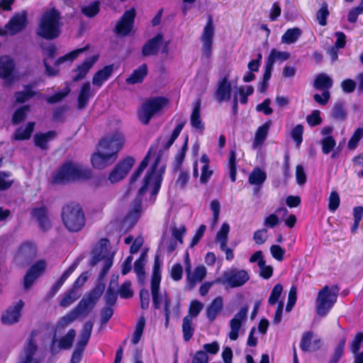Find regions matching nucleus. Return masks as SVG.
<instances>
[{"mask_svg":"<svg viewBox=\"0 0 363 363\" xmlns=\"http://www.w3.org/2000/svg\"><path fill=\"white\" fill-rule=\"evenodd\" d=\"M35 123L29 122L26 127H21L18 128L14 134L15 140H27L30 138L31 133L33 131Z\"/></svg>","mask_w":363,"mask_h":363,"instance_id":"obj_44","label":"nucleus"},{"mask_svg":"<svg viewBox=\"0 0 363 363\" xmlns=\"http://www.w3.org/2000/svg\"><path fill=\"white\" fill-rule=\"evenodd\" d=\"M180 245L173 238H167L165 235L163 236L161 241V247L165 248L168 252H172L177 247Z\"/></svg>","mask_w":363,"mask_h":363,"instance_id":"obj_55","label":"nucleus"},{"mask_svg":"<svg viewBox=\"0 0 363 363\" xmlns=\"http://www.w3.org/2000/svg\"><path fill=\"white\" fill-rule=\"evenodd\" d=\"M80 294L74 289H72L66 293L60 302V305L63 308H67L72 305L79 297Z\"/></svg>","mask_w":363,"mask_h":363,"instance_id":"obj_49","label":"nucleus"},{"mask_svg":"<svg viewBox=\"0 0 363 363\" xmlns=\"http://www.w3.org/2000/svg\"><path fill=\"white\" fill-rule=\"evenodd\" d=\"M147 250H143L141 252L140 258L135 261L134 266V271L138 274V277L141 279L145 274L144 265L146 262Z\"/></svg>","mask_w":363,"mask_h":363,"instance_id":"obj_51","label":"nucleus"},{"mask_svg":"<svg viewBox=\"0 0 363 363\" xmlns=\"http://www.w3.org/2000/svg\"><path fill=\"white\" fill-rule=\"evenodd\" d=\"M283 292V286L280 284H276L272 289L270 296L268 299V303L270 306L279 305L280 301L284 302V298L281 297Z\"/></svg>","mask_w":363,"mask_h":363,"instance_id":"obj_45","label":"nucleus"},{"mask_svg":"<svg viewBox=\"0 0 363 363\" xmlns=\"http://www.w3.org/2000/svg\"><path fill=\"white\" fill-rule=\"evenodd\" d=\"M201 101L199 99L193 105L190 124L193 128L202 132L204 129V123L201 119Z\"/></svg>","mask_w":363,"mask_h":363,"instance_id":"obj_30","label":"nucleus"},{"mask_svg":"<svg viewBox=\"0 0 363 363\" xmlns=\"http://www.w3.org/2000/svg\"><path fill=\"white\" fill-rule=\"evenodd\" d=\"M247 311L248 308L247 307H242L230 320L229 323L230 332L228 333L230 340H236L238 338L242 325L247 319Z\"/></svg>","mask_w":363,"mask_h":363,"instance_id":"obj_17","label":"nucleus"},{"mask_svg":"<svg viewBox=\"0 0 363 363\" xmlns=\"http://www.w3.org/2000/svg\"><path fill=\"white\" fill-rule=\"evenodd\" d=\"M125 143L123 134L119 130L106 135L99 143L101 150H106L116 158L118 152L122 149Z\"/></svg>","mask_w":363,"mask_h":363,"instance_id":"obj_11","label":"nucleus"},{"mask_svg":"<svg viewBox=\"0 0 363 363\" xmlns=\"http://www.w3.org/2000/svg\"><path fill=\"white\" fill-rule=\"evenodd\" d=\"M306 121L311 126H315L320 124L322 122L320 112L318 110L312 111V113L307 116Z\"/></svg>","mask_w":363,"mask_h":363,"instance_id":"obj_63","label":"nucleus"},{"mask_svg":"<svg viewBox=\"0 0 363 363\" xmlns=\"http://www.w3.org/2000/svg\"><path fill=\"white\" fill-rule=\"evenodd\" d=\"M277 213H282L284 216L287 215L288 210L284 207L278 208L275 213L269 214L265 218L264 220V225L271 228L277 226L279 223V219Z\"/></svg>","mask_w":363,"mask_h":363,"instance_id":"obj_41","label":"nucleus"},{"mask_svg":"<svg viewBox=\"0 0 363 363\" xmlns=\"http://www.w3.org/2000/svg\"><path fill=\"white\" fill-rule=\"evenodd\" d=\"M82 11L86 16L93 17L99 11V4L94 2L87 6H84L82 7Z\"/></svg>","mask_w":363,"mask_h":363,"instance_id":"obj_61","label":"nucleus"},{"mask_svg":"<svg viewBox=\"0 0 363 363\" xmlns=\"http://www.w3.org/2000/svg\"><path fill=\"white\" fill-rule=\"evenodd\" d=\"M303 132V127L302 125H296L291 130V135L297 146H299L302 142Z\"/></svg>","mask_w":363,"mask_h":363,"instance_id":"obj_62","label":"nucleus"},{"mask_svg":"<svg viewBox=\"0 0 363 363\" xmlns=\"http://www.w3.org/2000/svg\"><path fill=\"white\" fill-rule=\"evenodd\" d=\"M192 323L193 319L191 316H186L183 319L182 331L186 341H189L193 336L194 328Z\"/></svg>","mask_w":363,"mask_h":363,"instance_id":"obj_50","label":"nucleus"},{"mask_svg":"<svg viewBox=\"0 0 363 363\" xmlns=\"http://www.w3.org/2000/svg\"><path fill=\"white\" fill-rule=\"evenodd\" d=\"M80 317L79 316L77 311H75L74 309L67 313L64 316L61 317L57 325H56V331L57 332H61L65 328L71 325L73 322L77 320Z\"/></svg>","mask_w":363,"mask_h":363,"instance_id":"obj_35","label":"nucleus"},{"mask_svg":"<svg viewBox=\"0 0 363 363\" xmlns=\"http://www.w3.org/2000/svg\"><path fill=\"white\" fill-rule=\"evenodd\" d=\"M272 256L277 261H282L285 254V250L277 245H273L270 247Z\"/></svg>","mask_w":363,"mask_h":363,"instance_id":"obj_64","label":"nucleus"},{"mask_svg":"<svg viewBox=\"0 0 363 363\" xmlns=\"http://www.w3.org/2000/svg\"><path fill=\"white\" fill-rule=\"evenodd\" d=\"M339 288L337 286H325L319 291L315 301L316 313L325 316L337 301Z\"/></svg>","mask_w":363,"mask_h":363,"instance_id":"obj_6","label":"nucleus"},{"mask_svg":"<svg viewBox=\"0 0 363 363\" xmlns=\"http://www.w3.org/2000/svg\"><path fill=\"white\" fill-rule=\"evenodd\" d=\"M97 60L98 55H96L86 58L74 70L75 75L73 76V81L77 82L84 79L93 65L96 62Z\"/></svg>","mask_w":363,"mask_h":363,"instance_id":"obj_27","label":"nucleus"},{"mask_svg":"<svg viewBox=\"0 0 363 363\" xmlns=\"http://www.w3.org/2000/svg\"><path fill=\"white\" fill-rule=\"evenodd\" d=\"M113 71V65L105 66L94 74L92 78V84L97 89L101 88L111 76Z\"/></svg>","mask_w":363,"mask_h":363,"instance_id":"obj_29","label":"nucleus"},{"mask_svg":"<svg viewBox=\"0 0 363 363\" xmlns=\"http://www.w3.org/2000/svg\"><path fill=\"white\" fill-rule=\"evenodd\" d=\"M254 88L250 85L238 87L233 97L234 106H236L238 101L243 104H246L247 102V97L252 94Z\"/></svg>","mask_w":363,"mask_h":363,"instance_id":"obj_32","label":"nucleus"},{"mask_svg":"<svg viewBox=\"0 0 363 363\" xmlns=\"http://www.w3.org/2000/svg\"><path fill=\"white\" fill-rule=\"evenodd\" d=\"M108 245L109 241L107 239H101L93 250L91 264H96L97 263L102 262V273L104 274L109 270L113 263V255L108 249Z\"/></svg>","mask_w":363,"mask_h":363,"instance_id":"obj_10","label":"nucleus"},{"mask_svg":"<svg viewBox=\"0 0 363 363\" xmlns=\"http://www.w3.org/2000/svg\"><path fill=\"white\" fill-rule=\"evenodd\" d=\"M145 325V319L143 317H140L136 323L135 331L131 339L133 344H137L140 341L143 333Z\"/></svg>","mask_w":363,"mask_h":363,"instance_id":"obj_52","label":"nucleus"},{"mask_svg":"<svg viewBox=\"0 0 363 363\" xmlns=\"http://www.w3.org/2000/svg\"><path fill=\"white\" fill-rule=\"evenodd\" d=\"M101 295V291L100 289L92 291L83 297L74 310L77 311L79 317L86 315L93 309Z\"/></svg>","mask_w":363,"mask_h":363,"instance_id":"obj_14","label":"nucleus"},{"mask_svg":"<svg viewBox=\"0 0 363 363\" xmlns=\"http://www.w3.org/2000/svg\"><path fill=\"white\" fill-rule=\"evenodd\" d=\"M230 228V225L225 222L222 224L220 230L218 231L216 236V240L220 244V247H225V245H227Z\"/></svg>","mask_w":363,"mask_h":363,"instance_id":"obj_48","label":"nucleus"},{"mask_svg":"<svg viewBox=\"0 0 363 363\" xmlns=\"http://www.w3.org/2000/svg\"><path fill=\"white\" fill-rule=\"evenodd\" d=\"M322 341L320 338L311 331L303 334L300 342V347L305 352H315L320 348Z\"/></svg>","mask_w":363,"mask_h":363,"instance_id":"obj_23","label":"nucleus"},{"mask_svg":"<svg viewBox=\"0 0 363 363\" xmlns=\"http://www.w3.org/2000/svg\"><path fill=\"white\" fill-rule=\"evenodd\" d=\"M32 216L38 222L42 229L46 230L50 226V220L45 208H35L32 212Z\"/></svg>","mask_w":363,"mask_h":363,"instance_id":"obj_37","label":"nucleus"},{"mask_svg":"<svg viewBox=\"0 0 363 363\" xmlns=\"http://www.w3.org/2000/svg\"><path fill=\"white\" fill-rule=\"evenodd\" d=\"M185 263L187 283L190 288H194L206 277V269L204 266L200 265L191 271L189 254L186 255Z\"/></svg>","mask_w":363,"mask_h":363,"instance_id":"obj_16","label":"nucleus"},{"mask_svg":"<svg viewBox=\"0 0 363 363\" xmlns=\"http://www.w3.org/2000/svg\"><path fill=\"white\" fill-rule=\"evenodd\" d=\"M91 176V171L89 168L73 162H67L55 173L52 181L55 183H66L87 179Z\"/></svg>","mask_w":363,"mask_h":363,"instance_id":"obj_2","label":"nucleus"},{"mask_svg":"<svg viewBox=\"0 0 363 363\" xmlns=\"http://www.w3.org/2000/svg\"><path fill=\"white\" fill-rule=\"evenodd\" d=\"M27 24V13L21 11L16 13L5 25L0 28V35H13L21 31Z\"/></svg>","mask_w":363,"mask_h":363,"instance_id":"obj_12","label":"nucleus"},{"mask_svg":"<svg viewBox=\"0 0 363 363\" xmlns=\"http://www.w3.org/2000/svg\"><path fill=\"white\" fill-rule=\"evenodd\" d=\"M134 164V160L131 157L126 158L118 163L116 167L110 172L108 180L114 184L122 180L129 172Z\"/></svg>","mask_w":363,"mask_h":363,"instance_id":"obj_20","label":"nucleus"},{"mask_svg":"<svg viewBox=\"0 0 363 363\" xmlns=\"http://www.w3.org/2000/svg\"><path fill=\"white\" fill-rule=\"evenodd\" d=\"M88 48H89L88 46H86L82 48H79V49L74 50L66 54L65 55L60 57L59 59H57L56 60L55 65L57 66V65H61L65 62H72L73 60L77 59L81 54L84 52L88 49Z\"/></svg>","mask_w":363,"mask_h":363,"instance_id":"obj_47","label":"nucleus"},{"mask_svg":"<svg viewBox=\"0 0 363 363\" xmlns=\"http://www.w3.org/2000/svg\"><path fill=\"white\" fill-rule=\"evenodd\" d=\"M35 94L30 86H26L24 91L16 94V99L18 102L22 103L30 99Z\"/></svg>","mask_w":363,"mask_h":363,"instance_id":"obj_59","label":"nucleus"},{"mask_svg":"<svg viewBox=\"0 0 363 363\" xmlns=\"http://www.w3.org/2000/svg\"><path fill=\"white\" fill-rule=\"evenodd\" d=\"M172 238L176 240L179 244L183 243V237L186 233V228L184 225L179 227L174 226L171 229Z\"/></svg>","mask_w":363,"mask_h":363,"instance_id":"obj_57","label":"nucleus"},{"mask_svg":"<svg viewBox=\"0 0 363 363\" xmlns=\"http://www.w3.org/2000/svg\"><path fill=\"white\" fill-rule=\"evenodd\" d=\"M363 138V128H357L352 138L348 142V147L351 150L354 149L357 146L359 140Z\"/></svg>","mask_w":363,"mask_h":363,"instance_id":"obj_60","label":"nucleus"},{"mask_svg":"<svg viewBox=\"0 0 363 363\" xmlns=\"http://www.w3.org/2000/svg\"><path fill=\"white\" fill-rule=\"evenodd\" d=\"M60 16L55 9H48L41 16L37 34L45 39L51 40L60 33Z\"/></svg>","mask_w":363,"mask_h":363,"instance_id":"obj_3","label":"nucleus"},{"mask_svg":"<svg viewBox=\"0 0 363 363\" xmlns=\"http://www.w3.org/2000/svg\"><path fill=\"white\" fill-rule=\"evenodd\" d=\"M23 306L24 303L22 301H18L14 306L9 307L1 316L3 323L11 325L18 322Z\"/></svg>","mask_w":363,"mask_h":363,"instance_id":"obj_26","label":"nucleus"},{"mask_svg":"<svg viewBox=\"0 0 363 363\" xmlns=\"http://www.w3.org/2000/svg\"><path fill=\"white\" fill-rule=\"evenodd\" d=\"M223 308V301L222 297L218 296L213 300L211 303L206 309V315L209 320L213 321L217 315L221 312Z\"/></svg>","mask_w":363,"mask_h":363,"instance_id":"obj_33","label":"nucleus"},{"mask_svg":"<svg viewBox=\"0 0 363 363\" xmlns=\"http://www.w3.org/2000/svg\"><path fill=\"white\" fill-rule=\"evenodd\" d=\"M162 43V35L159 33L146 43L143 49V54L144 55H152L156 54Z\"/></svg>","mask_w":363,"mask_h":363,"instance_id":"obj_34","label":"nucleus"},{"mask_svg":"<svg viewBox=\"0 0 363 363\" xmlns=\"http://www.w3.org/2000/svg\"><path fill=\"white\" fill-rule=\"evenodd\" d=\"M165 172V164L161 160V155L156 147H150L148 153L133 174L130 181L128 194L136 191L137 201L133 211L125 218L126 223H135L141 211V198L150 194V199H155L159 192Z\"/></svg>","mask_w":363,"mask_h":363,"instance_id":"obj_1","label":"nucleus"},{"mask_svg":"<svg viewBox=\"0 0 363 363\" xmlns=\"http://www.w3.org/2000/svg\"><path fill=\"white\" fill-rule=\"evenodd\" d=\"M333 85V79L325 74H320L315 78L314 86L316 89L324 91L328 89Z\"/></svg>","mask_w":363,"mask_h":363,"instance_id":"obj_43","label":"nucleus"},{"mask_svg":"<svg viewBox=\"0 0 363 363\" xmlns=\"http://www.w3.org/2000/svg\"><path fill=\"white\" fill-rule=\"evenodd\" d=\"M238 77L234 73L233 69H225L220 73L217 81L214 99L219 103L229 101L232 96L233 89L237 86Z\"/></svg>","mask_w":363,"mask_h":363,"instance_id":"obj_4","label":"nucleus"},{"mask_svg":"<svg viewBox=\"0 0 363 363\" xmlns=\"http://www.w3.org/2000/svg\"><path fill=\"white\" fill-rule=\"evenodd\" d=\"M169 104V99L164 96L152 97L145 100L138 110L139 121L147 125L153 117L160 115Z\"/></svg>","mask_w":363,"mask_h":363,"instance_id":"obj_5","label":"nucleus"},{"mask_svg":"<svg viewBox=\"0 0 363 363\" xmlns=\"http://www.w3.org/2000/svg\"><path fill=\"white\" fill-rule=\"evenodd\" d=\"M35 254V248L31 243H25L21 246L18 250V255L27 258L33 257Z\"/></svg>","mask_w":363,"mask_h":363,"instance_id":"obj_53","label":"nucleus"},{"mask_svg":"<svg viewBox=\"0 0 363 363\" xmlns=\"http://www.w3.org/2000/svg\"><path fill=\"white\" fill-rule=\"evenodd\" d=\"M93 328V323L91 322H87L86 323L80 333V335L79 336L78 342L77 344L76 347L83 350L84 349L85 346L89 342V340L91 336V333Z\"/></svg>","mask_w":363,"mask_h":363,"instance_id":"obj_36","label":"nucleus"},{"mask_svg":"<svg viewBox=\"0 0 363 363\" xmlns=\"http://www.w3.org/2000/svg\"><path fill=\"white\" fill-rule=\"evenodd\" d=\"M267 178L264 171L256 167L250 173L249 176V182L252 185H261Z\"/></svg>","mask_w":363,"mask_h":363,"instance_id":"obj_46","label":"nucleus"},{"mask_svg":"<svg viewBox=\"0 0 363 363\" xmlns=\"http://www.w3.org/2000/svg\"><path fill=\"white\" fill-rule=\"evenodd\" d=\"M249 279L250 275L246 270L232 267L224 271L220 277L216 279V282L225 288H238L245 284Z\"/></svg>","mask_w":363,"mask_h":363,"instance_id":"obj_9","label":"nucleus"},{"mask_svg":"<svg viewBox=\"0 0 363 363\" xmlns=\"http://www.w3.org/2000/svg\"><path fill=\"white\" fill-rule=\"evenodd\" d=\"M45 267L46 262L43 260H40L31 266L24 277L23 286L25 289L31 287L35 281L43 274Z\"/></svg>","mask_w":363,"mask_h":363,"instance_id":"obj_22","label":"nucleus"},{"mask_svg":"<svg viewBox=\"0 0 363 363\" xmlns=\"http://www.w3.org/2000/svg\"><path fill=\"white\" fill-rule=\"evenodd\" d=\"M340 199L336 191H333L328 197V209L334 212L340 206Z\"/></svg>","mask_w":363,"mask_h":363,"instance_id":"obj_54","label":"nucleus"},{"mask_svg":"<svg viewBox=\"0 0 363 363\" xmlns=\"http://www.w3.org/2000/svg\"><path fill=\"white\" fill-rule=\"evenodd\" d=\"M29 111V106H23L18 108L13 116V123L16 124L23 121Z\"/></svg>","mask_w":363,"mask_h":363,"instance_id":"obj_56","label":"nucleus"},{"mask_svg":"<svg viewBox=\"0 0 363 363\" xmlns=\"http://www.w3.org/2000/svg\"><path fill=\"white\" fill-rule=\"evenodd\" d=\"M18 363H41V359L37 353L35 342L32 339L23 347Z\"/></svg>","mask_w":363,"mask_h":363,"instance_id":"obj_24","label":"nucleus"},{"mask_svg":"<svg viewBox=\"0 0 363 363\" xmlns=\"http://www.w3.org/2000/svg\"><path fill=\"white\" fill-rule=\"evenodd\" d=\"M302 35V30L298 28L286 30L281 38V43L291 45L295 43Z\"/></svg>","mask_w":363,"mask_h":363,"instance_id":"obj_38","label":"nucleus"},{"mask_svg":"<svg viewBox=\"0 0 363 363\" xmlns=\"http://www.w3.org/2000/svg\"><path fill=\"white\" fill-rule=\"evenodd\" d=\"M95 94V91L91 89L89 82L84 83L79 92L77 99V107L79 109L84 108L89 101Z\"/></svg>","mask_w":363,"mask_h":363,"instance_id":"obj_28","label":"nucleus"},{"mask_svg":"<svg viewBox=\"0 0 363 363\" xmlns=\"http://www.w3.org/2000/svg\"><path fill=\"white\" fill-rule=\"evenodd\" d=\"M289 52L285 51H280L277 49H272L269 52L267 62H268L269 63L274 66L275 62H282L289 59Z\"/></svg>","mask_w":363,"mask_h":363,"instance_id":"obj_40","label":"nucleus"},{"mask_svg":"<svg viewBox=\"0 0 363 363\" xmlns=\"http://www.w3.org/2000/svg\"><path fill=\"white\" fill-rule=\"evenodd\" d=\"M203 308V304L201 302L197 300L192 301L190 303L189 315L187 316H191L192 319L197 317Z\"/></svg>","mask_w":363,"mask_h":363,"instance_id":"obj_58","label":"nucleus"},{"mask_svg":"<svg viewBox=\"0 0 363 363\" xmlns=\"http://www.w3.org/2000/svg\"><path fill=\"white\" fill-rule=\"evenodd\" d=\"M62 219L65 228L71 232L79 231L84 225L85 218L78 205H67L62 208Z\"/></svg>","mask_w":363,"mask_h":363,"instance_id":"obj_7","label":"nucleus"},{"mask_svg":"<svg viewBox=\"0 0 363 363\" xmlns=\"http://www.w3.org/2000/svg\"><path fill=\"white\" fill-rule=\"evenodd\" d=\"M214 33L215 27L213 20L209 17L200 37L201 42V52L206 58H209L212 54Z\"/></svg>","mask_w":363,"mask_h":363,"instance_id":"obj_13","label":"nucleus"},{"mask_svg":"<svg viewBox=\"0 0 363 363\" xmlns=\"http://www.w3.org/2000/svg\"><path fill=\"white\" fill-rule=\"evenodd\" d=\"M55 131H49L46 133H38L34 136V142L36 146L41 149L48 147V143L55 138Z\"/></svg>","mask_w":363,"mask_h":363,"instance_id":"obj_39","label":"nucleus"},{"mask_svg":"<svg viewBox=\"0 0 363 363\" xmlns=\"http://www.w3.org/2000/svg\"><path fill=\"white\" fill-rule=\"evenodd\" d=\"M60 333L56 330L55 332L50 347V350L53 354L58 352L61 350L69 349L76 336V331L74 329L69 330L64 336L58 337V334Z\"/></svg>","mask_w":363,"mask_h":363,"instance_id":"obj_15","label":"nucleus"},{"mask_svg":"<svg viewBox=\"0 0 363 363\" xmlns=\"http://www.w3.org/2000/svg\"><path fill=\"white\" fill-rule=\"evenodd\" d=\"M199 169H201L200 182L203 184H206L213 174V170L209 167V159L206 155H203L199 161H196L194 164L193 175L194 177H199Z\"/></svg>","mask_w":363,"mask_h":363,"instance_id":"obj_19","label":"nucleus"},{"mask_svg":"<svg viewBox=\"0 0 363 363\" xmlns=\"http://www.w3.org/2000/svg\"><path fill=\"white\" fill-rule=\"evenodd\" d=\"M135 16L134 9L125 11L121 21L117 23L116 30L117 33L121 35H128L133 28V24Z\"/></svg>","mask_w":363,"mask_h":363,"instance_id":"obj_25","label":"nucleus"},{"mask_svg":"<svg viewBox=\"0 0 363 363\" xmlns=\"http://www.w3.org/2000/svg\"><path fill=\"white\" fill-rule=\"evenodd\" d=\"M15 64L13 60L9 55H4L0 58V78L3 79L7 84L13 82L16 79Z\"/></svg>","mask_w":363,"mask_h":363,"instance_id":"obj_18","label":"nucleus"},{"mask_svg":"<svg viewBox=\"0 0 363 363\" xmlns=\"http://www.w3.org/2000/svg\"><path fill=\"white\" fill-rule=\"evenodd\" d=\"M116 160L113 154H110L106 150H101V147L98 145L96 151L91 157L92 166L96 169H102L111 164Z\"/></svg>","mask_w":363,"mask_h":363,"instance_id":"obj_21","label":"nucleus"},{"mask_svg":"<svg viewBox=\"0 0 363 363\" xmlns=\"http://www.w3.org/2000/svg\"><path fill=\"white\" fill-rule=\"evenodd\" d=\"M270 125V122H266L257 128L252 144V149L256 150L262 146L267 137Z\"/></svg>","mask_w":363,"mask_h":363,"instance_id":"obj_31","label":"nucleus"},{"mask_svg":"<svg viewBox=\"0 0 363 363\" xmlns=\"http://www.w3.org/2000/svg\"><path fill=\"white\" fill-rule=\"evenodd\" d=\"M147 72V67L143 65L137 69L134 70L133 74L126 79V82L130 84H134L141 82L143 78L146 76Z\"/></svg>","mask_w":363,"mask_h":363,"instance_id":"obj_42","label":"nucleus"},{"mask_svg":"<svg viewBox=\"0 0 363 363\" xmlns=\"http://www.w3.org/2000/svg\"><path fill=\"white\" fill-rule=\"evenodd\" d=\"M161 281V272L159 265L155 262L153 268V273L151 281V291L153 299V303L155 308H159L161 307L164 308L166 320L168 321L171 309L169 300L166 294H160L159 288Z\"/></svg>","mask_w":363,"mask_h":363,"instance_id":"obj_8","label":"nucleus"}]
</instances>
